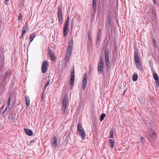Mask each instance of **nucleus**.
<instances>
[{
	"mask_svg": "<svg viewBox=\"0 0 159 159\" xmlns=\"http://www.w3.org/2000/svg\"><path fill=\"white\" fill-rule=\"evenodd\" d=\"M134 59L135 64L139 69H141L142 68V65L139 59L138 53L136 52L134 53Z\"/></svg>",
	"mask_w": 159,
	"mask_h": 159,
	"instance_id": "nucleus-1",
	"label": "nucleus"
},
{
	"mask_svg": "<svg viewBox=\"0 0 159 159\" xmlns=\"http://www.w3.org/2000/svg\"><path fill=\"white\" fill-rule=\"evenodd\" d=\"M48 65V61H44L43 62L41 67V71L43 73H45L47 72Z\"/></svg>",
	"mask_w": 159,
	"mask_h": 159,
	"instance_id": "nucleus-2",
	"label": "nucleus"
},
{
	"mask_svg": "<svg viewBox=\"0 0 159 159\" xmlns=\"http://www.w3.org/2000/svg\"><path fill=\"white\" fill-rule=\"evenodd\" d=\"M68 102V97L66 96L64 98L63 101V107L62 110L63 111V113L64 114L65 111V109L66 107V104Z\"/></svg>",
	"mask_w": 159,
	"mask_h": 159,
	"instance_id": "nucleus-3",
	"label": "nucleus"
},
{
	"mask_svg": "<svg viewBox=\"0 0 159 159\" xmlns=\"http://www.w3.org/2000/svg\"><path fill=\"white\" fill-rule=\"evenodd\" d=\"M105 58L106 66L107 67H109L110 62L109 61L108 51L107 49L105 50Z\"/></svg>",
	"mask_w": 159,
	"mask_h": 159,
	"instance_id": "nucleus-4",
	"label": "nucleus"
},
{
	"mask_svg": "<svg viewBox=\"0 0 159 159\" xmlns=\"http://www.w3.org/2000/svg\"><path fill=\"white\" fill-rule=\"evenodd\" d=\"M87 84V74L85 73L84 74L82 80V88L83 90L85 89Z\"/></svg>",
	"mask_w": 159,
	"mask_h": 159,
	"instance_id": "nucleus-5",
	"label": "nucleus"
},
{
	"mask_svg": "<svg viewBox=\"0 0 159 159\" xmlns=\"http://www.w3.org/2000/svg\"><path fill=\"white\" fill-rule=\"evenodd\" d=\"M11 74V72L10 70L7 71L5 72L4 76V82H7V80L8 79H9Z\"/></svg>",
	"mask_w": 159,
	"mask_h": 159,
	"instance_id": "nucleus-6",
	"label": "nucleus"
},
{
	"mask_svg": "<svg viewBox=\"0 0 159 159\" xmlns=\"http://www.w3.org/2000/svg\"><path fill=\"white\" fill-rule=\"evenodd\" d=\"M103 63L102 59H101L99 61L98 67V71H100V73L103 72Z\"/></svg>",
	"mask_w": 159,
	"mask_h": 159,
	"instance_id": "nucleus-7",
	"label": "nucleus"
},
{
	"mask_svg": "<svg viewBox=\"0 0 159 159\" xmlns=\"http://www.w3.org/2000/svg\"><path fill=\"white\" fill-rule=\"evenodd\" d=\"M28 27V24L27 23H25L24 26L23 27L22 30L21 32V38H23L24 35L26 33V31L27 30V28Z\"/></svg>",
	"mask_w": 159,
	"mask_h": 159,
	"instance_id": "nucleus-8",
	"label": "nucleus"
},
{
	"mask_svg": "<svg viewBox=\"0 0 159 159\" xmlns=\"http://www.w3.org/2000/svg\"><path fill=\"white\" fill-rule=\"evenodd\" d=\"M72 50L71 49H68V51L66 53V57L65 58V60L66 61H69L70 58V56L71 54L72 51Z\"/></svg>",
	"mask_w": 159,
	"mask_h": 159,
	"instance_id": "nucleus-9",
	"label": "nucleus"
},
{
	"mask_svg": "<svg viewBox=\"0 0 159 159\" xmlns=\"http://www.w3.org/2000/svg\"><path fill=\"white\" fill-rule=\"evenodd\" d=\"M153 77L155 80L157 86L158 87L159 86V78L157 75L155 73H153Z\"/></svg>",
	"mask_w": 159,
	"mask_h": 159,
	"instance_id": "nucleus-10",
	"label": "nucleus"
},
{
	"mask_svg": "<svg viewBox=\"0 0 159 159\" xmlns=\"http://www.w3.org/2000/svg\"><path fill=\"white\" fill-rule=\"evenodd\" d=\"M24 131L26 134L29 136H31L32 135L33 131L30 129H24Z\"/></svg>",
	"mask_w": 159,
	"mask_h": 159,
	"instance_id": "nucleus-11",
	"label": "nucleus"
},
{
	"mask_svg": "<svg viewBox=\"0 0 159 159\" xmlns=\"http://www.w3.org/2000/svg\"><path fill=\"white\" fill-rule=\"evenodd\" d=\"M92 7L93 11L95 13L97 7L96 0H93Z\"/></svg>",
	"mask_w": 159,
	"mask_h": 159,
	"instance_id": "nucleus-12",
	"label": "nucleus"
},
{
	"mask_svg": "<svg viewBox=\"0 0 159 159\" xmlns=\"http://www.w3.org/2000/svg\"><path fill=\"white\" fill-rule=\"evenodd\" d=\"M68 26H66L65 25H64V28H63V35L64 37L66 36L67 34L68 33V31L67 30V29Z\"/></svg>",
	"mask_w": 159,
	"mask_h": 159,
	"instance_id": "nucleus-13",
	"label": "nucleus"
},
{
	"mask_svg": "<svg viewBox=\"0 0 159 159\" xmlns=\"http://www.w3.org/2000/svg\"><path fill=\"white\" fill-rule=\"evenodd\" d=\"M77 130L78 132L84 130L82 125L80 123H78L77 125Z\"/></svg>",
	"mask_w": 159,
	"mask_h": 159,
	"instance_id": "nucleus-14",
	"label": "nucleus"
},
{
	"mask_svg": "<svg viewBox=\"0 0 159 159\" xmlns=\"http://www.w3.org/2000/svg\"><path fill=\"white\" fill-rule=\"evenodd\" d=\"M79 134L81 136L82 139H84L86 137V134L84 130L79 132Z\"/></svg>",
	"mask_w": 159,
	"mask_h": 159,
	"instance_id": "nucleus-15",
	"label": "nucleus"
},
{
	"mask_svg": "<svg viewBox=\"0 0 159 159\" xmlns=\"http://www.w3.org/2000/svg\"><path fill=\"white\" fill-rule=\"evenodd\" d=\"M35 37V34L34 33H33L30 35L29 38L30 43L31 42L33 41Z\"/></svg>",
	"mask_w": 159,
	"mask_h": 159,
	"instance_id": "nucleus-16",
	"label": "nucleus"
},
{
	"mask_svg": "<svg viewBox=\"0 0 159 159\" xmlns=\"http://www.w3.org/2000/svg\"><path fill=\"white\" fill-rule=\"evenodd\" d=\"M49 56H50V59L52 61H55V57L54 56V54L53 53H51V54H49Z\"/></svg>",
	"mask_w": 159,
	"mask_h": 159,
	"instance_id": "nucleus-17",
	"label": "nucleus"
},
{
	"mask_svg": "<svg viewBox=\"0 0 159 159\" xmlns=\"http://www.w3.org/2000/svg\"><path fill=\"white\" fill-rule=\"evenodd\" d=\"M73 44V41L72 39H71L69 43L68 49L72 50Z\"/></svg>",
	"mask_w": 159,
	"mask_h": 159,
	"instance_id": "nucleus-18",
	"label": "nucleus"
},
{
	"mask_svg": "<svg viewBox=\"0 0 159 159\" xmlns=\"http://www.w3.org/2000/svg\"><path fill=\"white\" fill-rule=\"evenodd\" d=\"M25 102L27 106L29 107L30 105V99L28 96H26L25 98Z\"/></svg>",
	"mask_w": 159,
	"mask_h": 159,
	"instance_id": "nucleus-19",
	"label": "nucleus"
},
{
	"mask_svg": "<svg viewBox=\"0 0 159 159\" xmlns=\"http://www.w3.org/2000/svg\"><path fill=\"white\" fill-rule=\"evenodd\" d=\"M53 144L54 147L56 146L57 145V138L56 136L54 137L53 138Z\"/></svg>",
	"mask_w": 159,
	"mask_h": 159,
	"instance_id": "nucleus-20",
	"label": "nucleus"
},
{
	"mask_svg": "<svg viewBox=\"0 0 159 159\" xmlns=\"http://www.w3.org/2000/svg\"><path fill=\"white\" fill-rule=\"evenodd\" d=\"M12 97L11 95H9V96L8 98V102L7 103V107H9L10 105L11 99Z\"/></svg>",
	"mask_w": 159,
	"mask_h": 159,
	"instance_id": "nucleus-21",
	"label": "nucleus"
},
{
	"mask_svg": "<svg viewBox=\"0 0 159 159\" xmlns=\"http://www.w3.org/2000/svg\"><path fill=\"white\" fill-rule=\"evenodd\" d=\"M138 78V76L135 73H134L133 76V80L134 81H135L137 80Z\"/></svg>",
	"mask_w": 159,
	"mask_h": 159,
	"instance_id": "nucleus-22",
	"label": "nucleus"
},
{
	"mask_svg": "<svg viewBox=\"0 0 159 159\" xmlns=\"http://www.w3.org/2000/svg\"><path fill=\"white\" fill-rule=\"evenodd\" d=\"M109 143L110 144H111V145L110 146L112 148H113L114 146V144L115 143V142L112 139H110L109 140Z\"/></svg>",
	"mask_w": 159,
	"mask_h": 159,
	"instance_id": "nucleus-23",
	"label": "nucleus"
},
{
	"mask_svg": "<svg viewBox=\"0 0 159 159\" xmlns=\"http://www.w3.org/2000/svg\"><path fill=\"white\" fill-rule=\"evenodd\" d=\"M106 116V114H105V113H102L101 114V116H100V120L101 121H102L104 119V118Z\"/></svg>",
	"mask_w": 159,
	"mask_h": 159,
	"instance_id": "nucleus-24",
	"label": "nucleus"
},
{
	"mask_svg": "<svg viewBox=\"0 0 159 159\" xmlns=\"http://www.w3.org/2000/svg\"><path fill=\"white\" fill-rule=\"evenodd\" d=\"M74 79L75 78H70V83L72 86H73L74 82Z\"/></svg>",
	"mask_w": 159,
	"mask_h": 159,
	"instance_id": "nucleus-25",
	"label": "nucleus"
},
{
	"mask_svg": "<svg viewBox=\"0 0 159 159\" xmlns=\"http://www.w3.org/2000/svg\"><path fill=\"white\" fill-rule=\"evenodd\" d=\"M45 91V90L44 89L43 90L42 92L41 99V101H43V100Z\"/></svg>",
	"mask_w": 159,
	"mask_h": 159,
	"instance_id": "nucleus-26",
	"label": "nucleus"
},
{
	"mask_svg": "<svg viewBox=\"0 0 159 159\" xmlns=\"http://www.w3.org/2000/svg\"><path fill=\"white\" fill-rule=\"evenodd\" d=\"M16 113H12L11 114L12 117H11V119L12 120H15L16 119Z\"/></svg>",
	"mask_w": 159,
	"mask_h": 159,
	"instance_id": "nucleus-27",
	"label": "nucleus"
},
{
	"mask_svg": "<svg viewBox=\"0 0 159 159\" xmlns=\"http://www.w3.org/2000/svg\"><path fill=\"white\" fill-rule=\"evenodd\" d=\"M110 133L111 134L110 137L111 138H114V135L113 134V131L112 129H111L110 131Z\"/></svg>",
	"mask_w": 159,
	"mask_h": 159,
	"instance_id": "nucleus-28",
	"label": "nucleus"
},
{
	"mask_svg": "<svg viewBox=\"0 0 159 159\" xmlns=\"http://www.w3.org/2000/svg\"><path fill=\"white\" fill-rule=\"evenodd\" d=\"M74 76H75L74 70H73V71H72V72H71V78H75Z\"/></svg>",
	"mask_w": 159,
	"mask_h": 159,
	"instance_id": "nucleus-29",
	"label": "nucleus"
},
{
	"mask_svg": "<svg viewBox=\"0 0 159 159\" xmlns=\"http://www.w3.org/2000/svg\"><path fill=\"white\" fill-rule=\"evenodd\" d=\"M58 20L60 21V7H58Z\"/></svg>",
	"mask_w": 159,
	"mask_h": 159,
	"instance_id": "nucleus-30",
	"label": "nucleus"
},
{
	"mask_svg": "<svg viewBox=\"0 0 159 159\" xmlns=\"http://www.w3.org/2000/svg\"><path fill=\"white\" fill-rule=\"evenodd\" d=\"M50 82V81L49 80H48V81L47 82V83L44 85V88L45 89L48 86V85H49Z\"/></svg>",
	"mask_w": 159,
	"mask_h": 159,
	"instance_id": "nucleus-31",
	"label": "nucleus"
},
{
	"mask_svg": "<svg viewBox=\"0 0 159 159\" xmlns=\"http://www.w3.org/2000/svg\"><path fill=\"white\" fill-rule=\"evenodd\" d=\"M69 24V20H67L65 25L68 26Z\"/></svg>",
	"mask_w": 159,
	"mask_h": 159,
	"instance_id": "nucleus-32",
	"label": "nucleus"
},
{
	"mask_svg": "<svg viewBox=\"0 0 159 159\" xmlns=\"http://www.w3.org/2000/svg\"><path fill=\"white\" fill-rule=\"evenodd\" d=\"M19 15H20V16L18 17V19L19 20H21L22 19L21 13H20L19 14Z\"/></svg>",
	"mask_w": 159,
	"mask_h": 159,
	"instance_id": "nucleus-33",
	"label": "nucleus"
},
{
	"mask_svg": "<svg viewBox=\"0 0 159 159\" xmlns=\"http://www.w3.org/2000/svg\"><path fill=\"white\" fill-rule=\"evenodd\" d=\"M48 53H49V54H51V53H53L52 50L49 48V49L48 50Z\"/></svg>",
	"mask_w": 159,
	"mask_h": 159,
	"instance_id": "nucleus-34",
	"label": "nucleus"
},
{
	"mask_svg": "<svg viewBox=\"0 0 159 159\" xmlns=\"http://www.w3.org/2000/svg\"><path fill=\"white\" fill-rule=\"evenodd\" d=\"M88 37L89 40H91V37H90V34L89 33L88 34Z\"/></svg>",
	"mask_w": 159,
	"mask_h": 159,
	"instance_id": "nucleus-35",
	"label": "nucleus"
},
{
	"mask_svg": "<svg viewBox=\"0 0 159 159\" xmlns=\"http://www.w3.org/2000/svg\"><path fill=\"white\" fill-rule=\"evenodd\" d=\"M7 107H6L4 109V111H3V112H2V114H4L7 111Z\"/></svg>",
	"mask_w": 159,
	"mask_h": 159,
	"instance_id": "nucleus-36",
	"label": "nucleus"
},
{
	"mask_svg": "<svg viewBox=\"0 0 159 159\" xmlns=\"http://www.w3.org/2000/svg\"><path fill=\"white\" fill-rule=\"evenodd\" d=\"M143 140H144V138L143 137H141L140 138V140H141V142H142V143H143V142H144Z\"/></svg>",
	"mask_w": 159,
	"mask_h": 159,
	"instance_id": "nucleus-37",
	"label": "nucleus"
},
{
	"mask_svg": "<svg viewBox=\"0 0 159 159\" xmlns=\"http://www.w3.org/2000/svg\"><path fill=\"white\" fill-rule=\"evenodd\" d=\"M61 15H62L61 11V10H60V20H62V19L63 18L61 16Z\"/></svg>",
	"mask_w": 159,
	"mask_h": 159,
	"instance_id": "nucleus-38",
	"label": "nucleus"
},
{
	"mask_svg": "<svg viewBox=\"0 0 159 159\" xmlns=\"http://www.w3.org/2000/svg\"><path fill=\"white\" fill-rule=\"evenodd\" d=\"M156 135V134L155 133H153L152 134V137H154V138L155 137Z\"/></svg>",
	"mask_w": 159,
	"mask_h": 159,
	"instance_id": "nucleus-39",
	"label": "nucleus"
},
{
	"mask_svg": "<svg viewBox=\"0 0 159 159\" xmlns=\"http://www.w3.org/2000/svg\"><path fill=\"white\" fill-rule=\"evenodd\" d=\"M8 0H5V4H7V3L8 2Z\"/></svg>",
	"mask_w": 159,
	"mask_h": 159,
	"instance_id": "nucleus-40",
	"label": "nucleus"
},
{
	"mask_svg": "<svg viewBox=\"0 0 159 159\" xmlns=\"http://www.w3.org/2000/svg\"><path fill=\"white\" fill-rule=\"evenodd\" d=\"M153 2L155 3L156 4H157V2L156 0H153Z\"/></svg>",
	"mask_w": 159,
	"mask_h": 159,
	"instance_id": "nucleus-41",
	"label": "nucleus"
},
{
	"mask_svg": "<svg viewBox=\"0 0 159 159\" xmlns=\"http://www.w3.org/2000/svg\"><path fill=\"white\" fill-rule=\"evenodd\" d=\"M100 35V34L99 32L98 34V36H99Z\"/></svg>",
	"mask_w": 159,
	"mask_h": 159,
	"instance_id": "nucleus-42",
	"label": "nucleus"
},
{
	"mask_svg": "<svg viewBox=\"0 0 159 159\" xmlns=\"http://www.w3.org/2000/svg\"><path fill=\"white\" fill-rule=\"evenodd\" d=\"M3 49L2 51V52L3 53Z\"/></svg>",
	"mask_w": 159,
	"mask_h": 159,
	"instance_id": "nucleus-43",
	"label": "nucleus"
},
{
	"mask_svg": "<svg viewBox=\"0 0 159 159\" xmlns=\"http://www.w3.org/2000/svg\"><path fill=\"white\" fill-rule=\"evenodd\" d=\"M67 20H69V17H68Z\"/></svg>",
	"mask_w": 159,
	"mask_h": 159,
	"instance_id": "nucleus-44",
	"label": "nucleus"
},
{
	"mask_svg": "<svg viewBox=\"0 0 159 159\" xmlns=\"http://www.w3.org/2000/svg\"><path fill=\"white\" fill-rule=\"evenodd\" d=\"M1 102H0V104L1 103Z\"/></svg>",
	"mask_w": 159,
	"mask_h": 159,
	"instance_id": "nucleus-45",
	"label": "nucleus"
}]
</instances>
